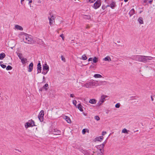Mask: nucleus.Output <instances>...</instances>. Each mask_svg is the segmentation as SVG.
<instances>
[{"instance_id": "nucleus-56", "label": "nucleus", "mask_w": 155, "mask_h": 155, "mask_svg": "<svg viewBox=\"0 0 155 155\" xmlns=\"http://www.w3.org/2000/svg\"><path fill=\"white\" fill-rule=\"evenodd\" d=\"M18 151H19V150H17Z\"/></svg>"}, {"instance_id": "nucleus-8", "label": "nucleus", "mask_w": 155, "mask_h": 155, "mask_svg": "<svg viewBox=\"0 0 155 155\" xmlns=\"http://www.w3.org/2000/svg\"><path fill=\"white\" fill-rule=\"evenodd\" d=\"M104 150L100 149L99 150L97 151L96 152L94 153L93 154L92 153L91 154H89L88 155H103Z\"/></svg>"}, {"instance_id": "nucleus-22", "label": "nucleus", "mask_w": 155, "mask_h": 155, "mask_svg": "<svg viewBox=\"0 0 155 155\" xmlns=\"http://www.w3.org/2000/svg\"><path fill=\"white\" fill-rule=\"evenodd\" d=\"M96 102V100L94 99H90L89 101V103L91 104H95Z\"/></svg>"}, {"instance_id": "nucleus-3", "label": "nucleus", "mask_w": 155, "mask_h": 155, "mask_svg": "<svg viewBox=\"0 0 155 155\" xmlns=\"http://www.w3.org/2000/svg\"><path fill=\"white\" fill-rule=\"evenodd\" d=\"M96 82L94 80L91 81L89 82H87L84 84L83 86L86 88H90L93 86H96Z\"/></svg>"}, {"instance_id": "nucleus-25", "label": "nucleus", "mask_w": 155, "mask_h": 155, "mask_svg": "<svg viewBox=\"0 0 155 155\" xmlns=\"http://www.w3.org/2000/svg\"><path fill=\"white\" fill-rule=\"evenodd\" d=\"M17 55L18 57L21 60V59L23 58H24L22 56V54L21 53H18L17 54Z\"/></svg>"}, {"instance_id": "nucleus-50", "label": "nucleus", "mask_w": 155, "mask_h": 155, "mask_svg": "<svg viewBox=\"0 0 155 155\" xmlns=\"http://www.w3.org/2000/svg\"><path fill=\"white\" fill-rule=\"evenodd\" d=\"M32 0H30V1H29V3H32Z\"/></svg>"}, {"instance_id": "nucleus-13", "label": "nucleus", "mask_w": 155, "mask_h": 155, "mask_svg": "<svg viewBox=\"0 0 155 155\" xmlns=\"http://www.w3.org/2000/svg\"><path fill=\"white\" fill-rule=\"evenodd\" d=\"M110 6V7L112 9H114V8L116 6V3L114 2H112L110 4V5H107V7Z\"/></svg>"}, {"instance_id": "nucleus-40", "label": "nucleus", "mask_w": 155, "mask_h": 155, "mask_svg": "<svg viewBox=\"0 0 155 155\" xmlns=\"http://www.w3.org/2000/svg\"><path fill=\"white\" fill-rule=\"evenodd\" d=\"M86 132V131L85 129H84L82 130V133L83 134H85Z\"/></svg>"}, {"instance_id": "nucleus-45", "label": "nucleus", "mask_w": 155, "mask_h": 155, "mask_svg": "<svg viewBox=\"0 0 155 155\" xmlns=\"http://www.w3.org/2000/svg\"><path fill=\"white\" fill-rule=\"evenodd\" d=\"M41 66L40 61H39V63H38V65H37V66Z\"/></svg>"}, {"instance_id": "nucleus-39", "label": "nucleus", "mask_w": 155, "mask_h": 155, "mask_svg": "<svg viewBox=\"0 0 155 155\" xmlns=\"http://www.w3.org/2000/svg\"><path fill=\"white\" fill-rule=\"evenodd\" d=\"M87 1H88V2H89L90 3H93V2H95L96 1V0H87Z\"/></svg>"}, {"instance_id": "nucleus-24", "label": "nucleus", "mask_w": 155, "mask_h": 155, "mask_svg": "<svg viewBox=\"0 0 155 155\" xmlns=\"http://www.w3.org/2000/svg\"><path fill=\"white\" fill-rule=\"evenodd\" d=\"M21 60L22 63L23 64H26L27 62V60L26 58H23Z\"/></svg>"}, {"instance_id": "nucleus-7", "label": "nucleus", "mask_w": 155, "mask_h": 155, "mask_svg": "<svg viewBox=\"0 0 155 155\" xmlns=\"http://www.w3.org/2000/svg\"><path fill=\"white\" fill-rule=\"evenodd\" d=\"M101 5V2L100 0H97L94 4L93 7L95 9L99 8Z\"/></svg>"}, {"instance_id": "nucleus-30", "label": "nucleus", "mask_w": 155, "mask_h": 155, "mask_svg": "<svg viewBox=\"0 0 155 155\" xmlns=\"http://www.w3.org/2000/svg\"><path fill=\"white\" fill-rule=\"evenodd\" d=\"M87 59V57L85 54L83 55L82 56V58H81L82 59L84 60H86V59Z\"/></svg>"}, {"instance_id": "nucleus-19", "label": "nucleus", "mask_w": 155, "mask_h": 155, "mask_svg": "<svg viewBox=\"0 0 155 155\" xmlns=\"http://www.w3.org/2000/svg\"><path fill=\"white\" fill-rule=\"evenodd\" d=\"M134 8H132L130 11V12L129 13V14L130 17L132 16L133 15H134Z\"/></svg>"}, {"instance_id": "nucleus-10", "label": "nucleus", "mask_w": 155, "mask_h": 155, "mask_svg": "<svg viewBox=\"0 0 155 155\" xmlns=\"http://www.w3.org/2000/svg\"><path fill=\"white\" fill-rule=\"evenodd\" d=\"M63 119H65L68 123L70 124L71 123V121L70 118L68 116H64L63 117Z\"/></svg>"}, {"instance_id": "nucleus-49", "label": "nucleus", "mask_w": 155, "mask_h": 155, "mask_svg": "<svg viewBox=\"0 0 155 155\" xmlns=\"http://www.w3.org/2000/svg\"><path fill=\"white\" fill-rule=\"evenodd\" d=\"M94 68V67L92 66V65H91L90 67V68Z\"/></svg>"}, {"instance_id": "nucleus-31", "label": "nucleus", "mask_w": 155, "mask_h": 155, "mask_svg": "<svg viewBox=\"0 0 155 155\" xmlns=\"http://www.w3.org/2000/svg\"><path fill=\"white\" fill-rule=\"evenodd\" d=\"M12 67L10 65H8L6 68V69L7 70H12Z\"/></svg>"}, {"instance_id": "nucleus-54", "label": "nucleus", "mask_w": 155, "mask_h": 155, "mask_svg": "<svg viewBox=\"0 0 155 155\" xmlns=\"http://www.w3.org/2000/svg\"><path fill=\"white\" fill-rule=\"evenodd\" d=\"M45 79V77H44H44H43V79Z\"/></svg>"}, {"instance_id": "nucleus-4", "label": "nucleus", "mask_w": 155, "mask_h": 155, "mask_svg": "<svg viewBox=\"0 0 155 155\" xmlns=\"http://www.w3.org/2000/svg\"><path fill=\"white\" fill-rule=\"evenodd\" d=\"M34 125V121L32 120H31L25 123V127L27 129L28 127H33Z\"/></svg>"}, {"instance_id": "nucleus-42", "label": "nucleus", "mask_w": 155, "mask_h": 155, "mask_svg": "<svg viewBox=\"0 0 155 155\" xmlns=\"http://www.w3.org/2000/svg\"><path fill=\"white\" fill-rule=\"evenodd\" d=\"M107 134V132H106V131H103L102 132V136H104L105 134Z\"/></svg>"}, {"instance_id": "nucleus-15", "label": "nucleus", "mask_w": 155, "mask_h": 155, "mask_svg": "<svg viewBox=\"0 0 155 155\" xmlns=\"http://www.w3.org/2000/svg\"><path fill=\"white\" fill-rule=\"evenodd\" d=\"M103 60L106 61L110 62L111 61V59L110 57L109 56H107L106 57L104 58Z\"/></svg>"}, {"instance_id": "nucleus-9", "label": "nucleus", "mask_w": 155, "mask_h": 155, "mask_svg": "<svg viewBox=\"0 0 155 155\" xmlns=\"http://www.w3.org/2000/svg\"><path fill=\"white\" fill-rule=\"evenodd\" d=\"M96 82V86L102 85H105L107 83V82L105 81H101L98 83V81H95Z\"/></svg>"}, {"instance_id": "nucleus-43", "label": "nucleus", "mask_w": 155, "mask_h": 155, "mask_svg": "<svg viewBox=\"0 0 155 155\" xmlns=\"http://www.w3.org/2000/svg\"><path fill=\"white\" fill-rule=\"evenodd\" d=\"M153 0H147V1L150 4H151Z\"/></svg>"}, {"instance_id": "nucleus-29", "label": "nucleus", "mask_w": 155, "mask_h": 155, "mask_svg": "<svg viewBox=\"0 0 155 155\" xmlns=\"http://www.w3.org/2000/svg\"><path fill=\"white\" fill-rule=\"evenodd\" d=\"M128 131L129 130L127 131L126 128H124L122 130V133L128 134Z\"/></svg>"}, {"instance_id": "nucleus-44", "label": "nucleus", "mask_w": 155, "mask_h": 155, "mask_svg": "<svg viewBox=\"0 0 155 155\" xmlns=\"http://www.w3.org/2000/svg\"><path fill=\"white\" fill-rule=\"evenodd\" d=\"M87 17L85 18H86L87 19H91V16L90 15L86 16Z\"/></svg>"}, {"instance_id": "nucleus-51", "label": "nucleus", "mask_w": 155, "mask_h": 155, "mask_svg": "<svg viewBox=\"0 0 155 155\" xmlns=\"http://www.w3.org/2000/svg\"><path fill=\"white\" fill-rule=\"evenodd\" d=\"M24 0H21V3L22 4V2L24 1Z\"/></svg>"}, {"instance_id": "nucleus-27", "label": "nucleus", "mask_w": 155, "mask_h": 155, "mask_svg": "<svg viewBox=\"0 0 155 155\" xmlns=\"http://www.w3.org/2000/svg\"><path fill=\"white\" fill-rule=\"evenodd\" d=\"M37 71L38 73H41V66H37Z\"/></svg>"}, {"instance_id": "nucleus-5", "label": "nucleus", "mask_w": 155, "mask_h": 155, "mask_svg": "<svg viewBox=\"0 0 155 155\" xmlns=\"http://www.w3.org/2000/svg\"><path fill=\"white\" fill-rule=\"evenodd\" d=\"M107 97V96L105 95H102L101 97L100 100L97 103V105L100 106L104 102V101L106 100L105 98L106 97Z\"/></svg>"}, {"instance_id": "nucleus-47", "label": "nucleus", "mask_w": 155, "mask_h": 155, "mask_svg": "<svg viewBox=\"0 0 155 155\" xmlns=\"http://www.w3.org/2000/svg\"><path fill=\"white\" fill-rule=\"evenodd\" d=\"M92 58H90L88 59V61H92Z\"/></svg>"}, {"instance_id": "nucleus-32", "label": "nucleus", "mask_w": 155, "mask_h": 155, "mask_svg": "<svg viewBox=\"0 0 155 155\" xmlns=\"http://www.w3.org/2000/svg\"><path fill=\"white\" fill-rule=\"evenodd\" d=\"M93 61L94 63H96L98 61V58L96 57L94 58L93 59Z\"/></svg>"}, {"instance_id": "nucleus-55", "label": "nucleus", "mask_w": 155, "mask_h": 155, "mask_svg": "<svg viewBox=\"0 0 155 155\" xmlns=\"http://www.w3.org/2000/svg\"><path fill=\"white\" fill-rule=\"evenodd\" d=\"M57 32L58 33H59V32H58V30L57 31Z\"/></svg>"}, {"instance_id": "nucleus-35", "label": "nucleus", "mask_w": 155, "mask_h": 155, "mask_svg": "<svg viewBox=\"0 0 155 155\" xmlns=\"http://www.w3.org/2000/svg\"><path fill=\"white\" fill-rule=\"evenodd\" d=\"M120 104L119 103H117L115 105V107L116 108H119L120 107Z\"/></svg>"}, {"instance_id": "nucleus-14", "label": "nucleus", "mask_w": 155, "mask_h": 155, "mask_svg": "<svg viewBox=\"0 0 155 155\" xmlns=\"http://www.w3.org/2000/svg\"><path fill=\"white\" fill-rule=\"evenodd\" d=\"M54 131H53V134L54 135H61V132L60 130L57 129H54Z\"/></svg>"}, {"instance_id": "nucleus-48", "label": "nucleus", "mask_w": 155, "mask_h": 155, "mask_svg": "<svg viewBox=\"0 0 155 155\" xmlns=\"http://www.w3.org/2000/svg\"><path fill=\"white\" fill-rule=\"evenodd\" d=\"M151 99L152 101H153L154 99H153L152 96H151Z\"/></svg>"}, {"instance_id": "nucleus-18", "label": "nucleus", "mask_w": 155, "mask_h": 155, "mask_svg": "<svg viewBox=\"0 0 155 155\" xmlns=\"http://www.w3.org/2000/svg\"><path fill=\"white\" fill-rule=\"evenodd\" d=\"M104 138V137L103 136H100L97 137L95 139V140L97 141H101Z\"/></svg>"}, {"instance_id": "nucleus-33", "label": "nucleus", "mask_w": 155, "mask_h": 155, "mask_svg": "<svg viewBox=\"0 0 155 155\" xmlns=\"http://www.w3.org/2000/svg\"><path fill=\"white\" fill-rule=\"evenodd\" d=\"M77 101L75 100H74L73 101V104L76 107V104H77Z\"/></svg>"}, {"instance_id": "nucleus-46", "label": "nucleus", "mask_w": 155, "mask_h": 155, "mask_svg": "<svg viewBox=\"0 0 155 155\" xmlns=\"http://www.w3.org/2000/svg\"><path fill=\"white\" fill-rule=\"evenodd\" d=\"M74 95L73 94H70V97H74Z\"/></svg>"}, {"instance_id": "nucleus-28", "label": "nucleus", "mask_w": 155, "mask_h": 155, "mask_svg": "<svg viewBox=\"0 0 155 155\" xmlns=\"http://www.w3.org/2000/svg\"><path fill=\"white\" fill-rule=\"evenodd\" d=\"M94 77L95 78H101L102 77V76L100 74H96L94 75Z\"/></svg>"}, {"instance_id": "nucleus-16", "label": "nucleus", "mask_w": 155, "mask_h": 155, "mask_svg": "<svg viewBox=\"0 0 155 155\" xmlns=\"http://www.w3.org/2000/svg\"><path fill=\"white\" fill-rule=\"evenodd\" d=\"M15 28L17 30L21 31H22L23 30V28L22 27L18 25H16L15 26Z\"/></svg>"}, {"instance_id": "nucleus-36", "label": "nucleus", "mask_w": 155, "mask_h": 155, "mask_svg": "<svg viewBox=\"0 0 155 155\" xmlns=\"http://www.w3.org/2000/svg\"><path fill=\"white\" fill-rule=\"evenodd\" d=\"M94 118L97 121L99 120L100 119V117L97 116H96L94 117Z\"/></svg>"}, {"instance_id": "nucleus-21", "label": "nucleus", "mask_w": 155, "mask_h": 155, "mask_svg": "<svg viewBox=\"0 0 155 155\" xmlns=\"http://www.w3.org/2000/svg\"><path fill=\"white\" fill-rule=\"evenodd\" d=\"M78 108V109L81 111H83V110L82 109V106L80 104H79L78 105V106L77 107Z\"/></svg>"}, {"instance_id": "nucleus-2", "label": "nucleus", "mask_w": 155, "mask_h": 155, "mask_svg": "<svg viewBox=\"0 0 155 155\" xmlns=\"http://www.w3.org/2000/svg\"><path fill=\"white\" fill-rule=\"evenodd\" d=\"M23 40L25 43L28 44H31L34 42L31 36L26 33L23 35Z\"/></svg>"}, {"instance_id": "nucleus-20", "label": "nucleus", "mask_w": 155, "mask_h": 155, "mask_svg": "<svg viewBox=\"0 0 155 155\" xmlns=\"http://www.w3.org/2000/svg\"><path fill=\"white\" fill-rule=\"evenodd\" d=\"M5 57V55L4 53H2L0 54V60L3 59Z\"/></svg>"}, {"instance_id": "nucleus-23", "label": "nucleus", "mask_w": 155, "mask_h": 155, "mask_svg": "<svg viewBox=\"0 0 155 155\" xmlns=\"http://www.w3.org/2000/svg\"><path fill=\"white\" fill-rule=\"evenodd\" d=\"M138 21L140 24H143V18L141 17L139 18L138 20Z\"/></svg>"}, {"instance_id": "nucleus-12", "label": "nucleus", "mask_w": 155, "mask_h": 155, "mask_svg": "<svg viewBox=\"0 0 155 155\" xmlns=\"http://www.w3.org/2000/svg\"><path fill=\"white\" fill-rule=\"evenodd\" d=\"M48 18L49 20V24L50 25H51L53 23V21H54V17L52 15L50 18L48 17Z\"/></svg>"}, {"instance_id": "nucleus-6", "label": "nucleus", "mask_w": 155, "mask_h": 155, "mask_svg": "<svg viewBox=\"0 0 155 155\" xmlns=\"http://www.w3.org/2000/svg\"><path fill=\"white\" fill-rule=\"evenodd\" d=\"M44 111L41 110L38 116V118L41 122H42L44 120Z\"/></svg>"}, {"instance_id": "nucleus-26", "label": "nucleus", "mask_w": 155, "mask_h": 155, "mask_svg": "<svg viewBox=\"0 0 155 155\" xmlns=\"http://www.w3.org/2000/svg\"><path fill=\"white\" fill-rule=\"evenodd\" d=\"M48 84H45L43 87L42 88V89H44L45 90V91H47L48 88L47 87H48Z\"/></svg>"}, {"instance_id": "nucleus-52", "label": "nucleus", "mask_w": 155, "mask_h": 155, "mask_svg": "<svg viewBox=\"0 0 155 155\" xmlns=\"http://www.w3.org/2000/svg\"><path fill=\"white\" fill-rule=\"evenodd\" d=\"M47 73V71L46 72H44L43 73L45 75Z\"/></svg>"}, {"instance_id": "nucleus-53", "label": "nucleus", "mask_w": 155, "mask_h": 155, "mask_svg": "<svg viewBox=\"0 0 155 155\" xmlns=\"http://www.w3.org/2000/svg\"><path fill=\"white\" fill-rule=\"evenodd\" d=\"M128 0H124V1L125 2H127L128 1Z\"/></svg>"}, {"instance_id": "nucleus-38", "label": "nucleus", "mask_w": 155, "mask_h": 155, "mask_svg": "<svg viewBox=\"0 0 155 155\" xmlns=\"http://www.w3.org/2000/svg\"><path fill=\"white\" fill-rule=\"evenodd\" d=\"M60 36L62 38L63 40L64 41V36L63 34H62L61 35H60Z\"/></svg>"}, {"instance_id": "nucleus-34", "label": "nucleus", "mask_w": 155, "mask_h": 155, "mask_svg": "<svg viewBox=\"0 0 155 155\" xmlns=\"http://www.w3.org/2000/svg\"><path fill=\"white\" fill-rule=\"evenodd\" d=\"M106 143V142L105 141L102 144L100 145V146L102 148H104V145Z\"/></svg>"}, {"instance_id": "nucleus-11", "label": "nucleus", "mask_w": 155, "mask_h": 155, "mask_svg": "<svg viewBox=\"0 0 155 155\" xmlns=\"http://www.w3.org/2000/svg\"><path fill=\"white\" fill-rule=\"evenodd\" d=\"M33 64L32 62L28 66V71L31 72L32 71L33 68Z\"/></svg>"}, {"instance_id": "nucleus-37", "label": "nucleus", "mask_w": 155, "mask_h": 155, "mask_svg": "<svg viewBox=\"0 0 155 155\" xmlns=\"http://www.w3.org/2000/svg\"><path fill=\"white\" fill-rule=\"evenodd\" d=\"M61 60L62 61H63L64 62H65L66 61V60L65 58L63 56H61Z\"/></svg>"}, {"instance_id": "nucleus-41", "label": "nucleus", "mask_w": 155, "mask_h": 155, "mask_svg": "<svg viewBox=\"0 0 155 155\" xmlns=\"http://www.w3.org/2000/svg\"><path fill=\"white\" fill-rule=\"evenodd\" d=\"M1 66L2 67V68H4L6 67V65L3 64H2L1 65Z\"/></svg>"}, {"instance_id": "nucleus-1", "label": "nucleus", "mask_w": 155, "mask_h": 155, "mask_svg": "<svg viewBox=\"0 0 155 155\" xmlns=\"http://www.w3.org/2000/svg\"><path fill=\"white\" fill-rule=\"evenodd\" d=\"M153 58L151 56L137 55L133 56L132 58V59L139 62L146 63L149 61L151 60Z\"/></svg>"}, {"instance_id": "nucleus-17", "label": "nucleus", "mask_w": 155, "mask_h": 155, "mask_svg": "<svg viewBox=\"0 0 155 155\" xmlns=\"http://www.w3.org/2000/svg\"><path fill=\"white\" fill-rule=\"evenodd\" d=\"M49 67L46 64L43 66V71L48 70Z\"/></svg>"}]
</instances>
